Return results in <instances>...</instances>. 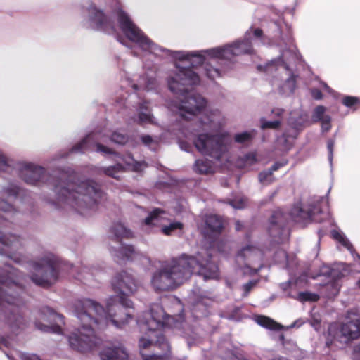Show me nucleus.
<instances>
[{
  "label": "nucleus",
  "mask_w": 360,
  "mask_h": 360,
  "mask_svg": "<svg viewBox=\"0 0 360 360\" xmlns=\"http://www.w3.org/2000/svg\"><path fill=\"white\" fill-rule=\"evenodd\" d=\"M360 338V316L348 317L342 323H333L329 325L326 334L328 347H344L352 341Z\"/></svg>",
  "instance_id": "9b49d317"
},
{
  "label": "nucleus",
  "mask_w": 360,
  "mask_h": 360,
  "mask_svg": "<svg viewBox=\"0 0 360 360\" xmlns=\"http://www.w3.org/2000/svg\"><path fill=\"white\" fill-rule=\"evenodd\" d=\"M322 86H323V89H326L328 93L332 92L331 89L326 83H323Z\"/></svg>",
  "instance_id": "0e129e2a"
},
{
  "label": "nucleus",
  "mask_w": 360,
  "mask_h": 360,
  "mask_svg": "<svg viewBox=\"0 0 360 360\" xmlns=\"http://www.w3.org/2000/svg\"><path fill=\"white\" fill-rule=\"evenodd\" d=\"M20 175L26 183L31 185L49 181L53 186L56 195V200L51 202L52 204L60 207L70 206L85 217L96 211L97 204L103 198L100 185L93 180L70 182L62 178H50L44 167L34 163H24L20 168Z\"/></svg>",
  "instance_id": "f03ea898"
},
{
  "label": "nucleus",
  "mask_w": 360,
  "mask_h": 360,
  "mask_svg": "<svg viewBox=\"0 0 360 360\" xmlns=\"http://www.w3.org/2000/svg\"><path fill=\"white\" fill-rule=\"evenodd\" d=\"M110 139L117 144H124L128 141V137L118 131H114L110 136Z\"/></svg>",
  "instance_id": "a19ab883"
},
{
  "label": "nucleus",
  "mask_w": 360,
  "mask_h": 360,
  "mask_svg": "<svg viewBox=\"0 0 360 360\" xmlns=\"http://www.w3.org/2000/svg\"><path fill=\"white\" fill-rule=\"evenodd\" d=\"M122 161L125 165L124 166L119 162L114 166L103 167L102 168L103 173L108 176L118 179L120 178V174L125 169L139 172L142 170L144 167V163L135 161L130 155L122 158Z\"/></svg>",
  "instance_id": "412c9836"
},
{
  "label": "nucleus",
  "mask_w": 360,
  "mask_h": 360,
  "mask_svg": "<svg viewBox=\"0 0 360 360\" xmlns=\"http://www.w3.org/2000/svg\"><path fill=\"white\" fill-rule=\"evenodd\" d=\"M141 354L143 360H168V356L167 354H165L164 355L153 354L148 356L144 354L143 352L141 351Z\"/></svg>",
  "instance_id": "49530a36"
},
{
  "label": "nucleus",
  "mask_w": 360,
  "mask_h": 360,
  "mask_svg": "<svg viewBox=\"0 0 360 360\" xmlns=\"http://www.w3.org/2000/svg\"><path fill=\"white\" fill-rule=\"evenodd\" d=\"M134 122L141 125L147 124H155V117L150 112V110L146 105V103H140L138 108V115L132 118Z\"/></svg>",
  "instance_id": "393cba45"
},
{
  "label": "nucleus",
  "mask_w": 360,
  "mask_h": 360,
  "mask_svg": "<svg viewBox=\"0 0 360 360\" xmlns=\"http://www.w3.org/2000/svg\"><path fill=\"white\" fill-rule=\"evenodd\" d=\"M348 273L349 270L346 269V264L343 263L332 268L328 272L323 273L327 274L330 279V282L326 286V288L329 290V292L326 294L328 298L333 297L338 294L340 285L336 280L346 276Z\"/></svg>",
  "instance_id": "4be33fe9"
},
{
  "label": "nucleus",
  "mask_w": 360,
  "mask_h": 360,
  "mask_svg": "<svg viewBox=\"0 0 360 360\" xmlns=\"http://www.w3.org/2000/svg\"><path fill=\"white\" fill-rule=\"evenodd\" d=\"M238 267L244 274H257L262 267V252L252 245H247L242 248L236 257Z\"/></svg>",
  "instance_id": "2eb2a0df"
},
{
  "label": "nucleus",
  "mask_w": 360,
  "mask_h": 360,
  "mask_svg": "<svg viewBox=\"0 0 360 360\" xmlns=\"http://www.w3.org/2000/svg\"><path fill=\"white\" fill-rule=\"evenodd\" d=\"M252 36L256 38L262 37V30L250 28L246 31L243 39L237 40L231 44L212 48L208 51L210 55L220 57V60L224 63L229 62L235 56L253 53Z\"/></svg>",
  "instance_id": "ddd939ff"
},
{
  "label": "nucleus",
  "mask_w": 360,
  "mask_h": 360,
  "mask_svg": "<svg viewBox=\"0 0 360 360\" xmlns=\"http://www.w3.org/2000/svg\"><path fill=\"white\" fill-rule=\"evenodd\" d=\"M255 131H246L241 133H238L234 135V141L236 143L241 144L249 143L252 139L255 136Z\"/></svg>",
  "instance_id": "c9c22d12"
},
{
  "label": "nucleus",
  "mask_w": 360,
  "mask_h": 360,
  "mask_svg": "<svg viewBox=\"0 0 360 360\" xmlns=\"http://www.w3.org/2000/svg\"><path fill=\"white\" fill-rule=\"evenodd\" d=\"M299 117L297 118L294 112H290V117L289 119V122L290 124L294 125L295 127L301 126L303 124L307 119V116L305 113L299 112Z\"/></svg>",
  "instance_id": "4c0bfd02"
},
{
  "label": "nucleus",
  "mask_w": 360,
  "mask_h": 360,
  "mask_svg": "<svg viewBox=\"0 0 360 360\" xmlns=\"http://www.w3.org/2000/svg\"><path fill=\"white\" fill-rule=\"evenodd\" d=\"M255 321L259 326L270 330H278L283 328V326L280 323L267 316H258L256 317Z\"/></svg>",
  "instance_id": "7c9ffc66"
},
{
  "label": "nucleus",
  "mask_w": 360,
  "mask_h": 360,
  "mask_svg": "<svg viewBox=\"0 0 360 360\" xmlns=\"http://www.w3.org/2000/svg\"><path fill=\"white\" fill-rule=\"evenodd\" d=\"M84 9L86 12V15L84 17L83 24L86 28L103 31L108 34H111L117 38V40L122 43L121 38L119 37V31H121L124 36L131 41L122 29V22L124 21V18H127L129 20L138 27L131 20L129 16L126 13L120 3H117L114 13L117 18L118 25L115 26L114 22L109 19L103 11L98 8L94 4L90 3Z\"/></svg>",
  "instance_id": "1a4fd4ad"
},
{
  "label": "nucleus",
  "mask_w": 360,
  "mask_h": 360,
  "mask_svg": "<svg viewBox=\"0 0 360 360\" xmlns=\"http://www.w3.org/2000/svg\"><path fill=\"white\" fill-rule=\"evenodd\" d=\"M16 212L12 205L0 201V228L7 226V221ZM23 240L18 236L0 231V254H6L15 263L22 264L27 257L23 253Z\"/></svg>",
  "instance_id": "9d476101"
},
{
  "label": "nucleus",
  "mask_w": 360,
  "mask_h": 360,
  "mask_svg": "<svg viewBox=\"0 0 360 360\" xmlns=\"http://www.w3.org/2000/svg\"><path fill=\"white\" fill-rule=\"evenodd\" d=\"M286 165V162L274 163L271 167L266 171H264L259 174V180L264 185H268L274 181L273 172L278 170L280 167Z\"/></svg>",
  "instance_id": "bb28decb"
},
{
  "label": "nucleus",
  "mask_w": 360,
  "mask_h": 360,
  "mask_svg": "<svg viewBox=\"0 0 360 360\" xmlns=\"http://www.w3.org/2000/svg\"><path fill=\"white\" fill-rule=\"evenodd\" d=\"M8 342L4 339V338H0V349H2L3 347H9Z\"/></svg>",
  "instance_id": "052dcab7"
},
{
  "label": "nucleus",
  "mask_w": 360,
  "mask_h": 360,
  "mask_svg": "<svg viewBox=\"0 0 360 360\" xmlns=\"http://www.w3.org/2000/svg\"><path fill=\"white\" fill-rule=\"evenodd\" d=\"M198 131H217L226 124V119L218 109L210 110L199 120Z\"/></svg>",
  "instance_id": "a211bd4d"
},
{
  "label": "nucleus",
  "mask_w": 360,
  "mask_h": 360,
  "mask_svg": "<svg viewBox=\"0 0 360 360\" xmlns=\"http://www.w3.org/2000/svg\"><path fill=\"white\" fill-rule=\"evenodd\" d=\"M274 259L276 262L286 263V266H288V256L286 252L283 250H278L276 253Z\"/></svg>",
  "instance_id": "a18cd8bd"
},
{
  "label": "nucleus",
  "mask_w": 360,
  "mask_h": 360,
  "mask_svg": "<svg viewBox=\"0 0 360 360\" xmlns=\"http://www.w3.org/2000/svg\"><path fill=\"white\" fill-rule=\"evenodd\" d=\"M167 82L172 92L182 96L179 101L172 100L168 103L167 105L171 111L188 120L191 116L201 113L206 108L207 101L200 94H184L188 91L189 86L200 83L198 75L192 69L176 65L175 70L169 77Z\"/></svg>",
  "instance_id": "39448f33"
},
{
  "label": "nucleus",
  "mask_w": 360,
  "mask_h": 360,
  "mask_svg": "<svg viewBox=\"0 0 360 360\" xmlns=\"http://www.w3.org/2000/svg\"><path fill=\"white\" fill-rule=\"evenodd\" d=\"M179 147L181 150H185L186 152H188L190 149L191 148V145L184 141H179Z\"/></svg>",
  "instance_id": "4d7b16f0"
},
{
  "label": "nucleus",
  "mask_w": 360,
  "mask_h": 360,
  "mask_svg": "<svg viewBox=\"0 0 360 360\" xmlns=\"http://www.w3.org/2000/svg\"><path fill=\"white\" fill-rule=\"evenodd\" d=\"M242 226H243V224L239 221H237L236 223V229L237 231H240V230H241Z\"/></svg>",
  "instance_id": "e2e57ef3"
},
{
  "label": "nucleus",
  "mask_w": 360,
  "mask_h": 360,
  "mask_svg": "<svg viewBox=\"0 0 360 360\" xmlns=\"http://www.w3.org/2000/svg\"><path fill=\"white\" fill-rule=\"evenodd\" d=\"M155 86V80L152 77L148 75L142 76L139 78L137 84H133L132 87L134 90L143 89L147 91L153 90Z\"/></svg>",
  "instance_id": "cd10ccee"
},
{
  "label": "nucleus",
  "mask_w": 360,
  "mask_h": 360,
  "mask_svg": "<svg viewBox=\"0 0 360 360\" xmlns=\"http://www.w3.org/2000/svg\"><path fill=\"white\" fill-rule=\"evenodd\" d=\"M206 235H211L214 237L217 235L221 230L223 224L221 219L215 214H210L205 219Z\"/></svg>",
  "instance_id": "a878e982"
},
{
  "label": "nucleus",
  "mask_w": 360,
  "mask_h": 360,
  "mask_svg": "<svg viewBox=\"0 0 360 360\" xmlns=\"http://www.w3.org/2000/svg\"><path fill=\"white\" fill-rule=\"evenodd\" d=\"M257 281H250V282L245 283L243 285V289L245 291V295H247L249 292L252 289V288L257 284Z\"/></svg>",
  "instance_id": "864d4df0"
},
{
  "label": "nucleus",
  "mask_w": 360,
  "mask_h": 360,
  "mask_svg": "<svg viewBox=\"0 0 360 360\" xmlns=\"http://www.w3.org/2000/svg\"><path fill=\"white\" fill-rule=\"evenodd\" d=\"M356 285L359 288H360V279L357 281Z\"/></svg>",
  "instance_id": "774afa93"
},
{
  "label": "nucleus",
  "mask_w": 360,
  "mask_h": 360,
  "mask_svg": "<svg viewBox=\"0 0 360 360\" xmlns=\"http://www.w3.org/2000/svg\"><path fill=\"white\" fill-rule=\"evenodd\" d=\"M279 144H283L284 146V149L288 150L291 146L292 143L287 140L285 137V134H284L282 137L278 139V140Z\"/></svg>",
  "instance_id": "5fc2aeb1"
},
{
  "label": "nucleus",
  "mask_w": 360,
  "mask_h": 360,
  "mask_svg": "<svg viewBox=\"0 0 360 360\" xmlns=\"http://www.w3.org/2000/svg\"><path fill=\"white\" fill-rule=\"evenodd\" d=\"M283 110L281 108H275L272 110V113L275 114L276 116H280L283 114Z\"/></svg>",
  "instance_id": "680f3d73"
},
{
  "label": "nucleus",
  "mask_w": 360,
  "mask_h": 360,
  "mask_svg": "<svg viewBox=\"0 0 360 360\" xmlns=\"http://www.w3.org/2000/svg\"><path fill=\"white\" fill-rule=\"evenodd\" d=\"M34 324L43 332L60 334L64 325L63 316L49 307H43L37 311Z\"/></svg>",
  "instance_id": "dca6fc26"
},
{
  "label": "nucleus",
  "mask_w": 360,
  "mask_h": 360,
  "mask_svg": "<svg viewBox=\"0 0 360 360\" xmlns=\"http://www.w3.org/2000/svg\"><path fill=\"white\" fill-rule=\"evenodd\" d=\"M352 356L354 360H360V344L354 347Z\"/></svg>",
  "instance_id": "6e6d98bb"
},
{
  "label": "nucleus",
  "mask_w": 360,
  "mask_h": 360,
  "mask_svg": "<svg viewBox=\"0 0 360 360\" xmlns=\"http://www.w3.org/2000/svg\"><path fill=\"white\" fill-rule=\"evenodd\" d=\"M355 255H356V257H357V259H358V261H359V264H360V255H358L357 253H355Z\"/></svg>",
  "instance_id": "338daca9"
},
{
  "label": "nucleus",
  "mask_w": 360,
  "mask_h": 360,
  "mask_svg": "<svg viewBox=\"0 0 360 360\" xmlns=\"http://www.w3.org/2000/svg\"><path fill=\"white\" fill-rule=\"evenodd\" d=\"M229 204L235 209H242L246 204V198L243 197H236L231 200Z\"/></svg>",
  "instance_id": "79ce46f5"
},
{
  "label": "nucleus",
  "mask_w": 360,
  "mask_h": 360,
  "mask_svg": "<svg viewBox=\"0 0 360 360\" xmlns=\"http://www.w3.org/2000/svg\"><path fill=\"white\" fill-rule=\"evenodd\" d=\"M115 243H117V247L109 245V250L114 257L122 260H134L136 259L139 255V252H136L133 246L124 245L119 240H116Z\"/></svg>",
  "instance_id": "b1692460"
},
{
  "label": "nucleus",
  "mask_w": 360,
  "mask_h": 360,
  "mask_svg": "<svg viewBox=\"0 0 360 360\" xmlns=\"http://www.w3.org/2000/svg\"><path fill=\"white\" fill-rule=\"evenodd\" d=\"M318 212H319V210L315 207L312 208L309 205L297 202L292 207L290 217L292 221L300 224H306L309 221L320 222L321 220L316 215Z\"/></svg>",
  "instance_id": "6ab92c4d"
},
{
  "label": "nucleus",
  "mask_w": 360,
  "mask_h": 360,
  "mask_svg": "<svg viewBox=\"0 0 360 360\" xmlns=\"http://www.w3.org/2000/svg\"><path fill=\"white\" fill-rule=\"evenodd\" d=\"M165 212L160 209L155 208L150 212L149 215L145 219V224L146 225L162 226V232L165 235H170L176 230H181L183 228V224L181 222L174 221L170 223L169 225H163L162 221L166 219Z\"/></svg>",
  "instance_id": "aec40b11"
},
{
  "label": "nucleus",
  "mask_w": 360,
  "mask_h": 360,
  "mask_svg": "<svg viewBox=\"0 0 360 360\" xmlns=\"http://www.w3.org/2000/svg\"><path fill=\"white\" fill-rule=\"evenodd\" d=\"M196 149L202 155L217 160L228 158L231 139L227 132L216 134H200L193 141Z\"/></svg>",
  "instance_id": "f8f14e48"
},
{
  "label": "nucleus",
  "mask_w": 360,
  "mask_h": 360,
  "mask_svg": "<svg viewBox=\"0 0 360 360\" xmlns=\"http://www.w3.org/2000/svg\"><path fill=\"white\" fill-rule=\"evenodd\" d=\"M331 117L330 116H326L324 120L321 121V129L323 131H328L331 128L330 124Z\"/></svg>",
  "instance_id": "09e8293b"
},
{
  "label": "nucleus",
  "mask_w": 360,
  "mask_h": 360,
  "mask_svg": "<svg viewBox=\"0 0 360 360\" xmlns=\"http://www.w3.org/2000/svg\"><path fill=\"white\" fill-rule=\"evenodd\" d=\"M9 360H15L13 354L6 353Z\"/></svg>",
  "instance_id": "69168bd1"
},
{
  "label": "nucleus",
  "mask_w": 360,
  "mask_h": 360,
  "mask_svg": "<svg viewBox=\"0 0 360 360\" xmlns=\"http://www.w3.org/2000/svg\"><path fill=\"white\" fill-rule=\"evenodd\" d=\"M30 265V279L34 283L43 287H49L58 279V272L54 255L45 253L37 261H32Z\"/></svg>",
  "instance_id": "4468645a"
},
{
  "label": "nucleus",
  "mask_w": 360,
  "mask_h": 360,
  "mask_svg": "<svg viewBox=\"0 0 360 360\" xmlns=\"http://www.w3.org/2000/svg\"><path fill=\"white\" fill-rule=\"evenodd\" d=\"M326 108L322 105L317 106L313 112L312 118L314 122H321L324 120L326 116H329L328 115H326L325 112Z\"/></svg>",
  "instance_id": "ea45409f"
},
{
  "label": "nucleus",
  "mask_w": 360,
  "mask_h": 360,
  "mask_svg": "<svg viewBox=\"0 0 360 360\" xmlns=\"http://www.w3.org/2000/svg\"><path fill=\"white\" fill-rule=\"evenodd\" d=\"M304 323H305L304 320H303L302 319H299L296 320L295 321H294L290 326H288L287 328L289 329V328H292L295 327L299 328L301 326H302Z\"/></svg>",
  "instance_id": "13d9d810"
},
{
  "label": "nucleus",
  "mask_w": 360,
  "mask_h": 360,
  "mask_svg": "<svg viewBox=\"0 0 360 360\" xmlns=\"http://www.w3.org/2000/svg\"><path fill=\"white\" fill-rule=\"evenodd\" d=\"M283 214L281 211L278 210L274 213L271 219V226L269 229L271 235H274L275 231L283 226Z\"/></svg>",
  "instance_id": "f704fd0d"
},
{
  "label": "nucleus",
  "mask_w": 360,
  "mask_h": 360,
  "mask_svg": "<svg viewBox=\"0 0 360 360\" xmlns=\"http://www.w3.org/2000/svg\"><path fill=\"white\" fill-rule=\"evenodd\" d=\"M11 166L10 158L0 150V174L6 172Z\"/></svg>",
  "instance_id": "58836bf2"
},
{
  "label": "nucleus",
  "mask_w": 360,
  "mask_h": 360,
  "mask_svg": "<svg viewBox=\"0 0 360 360\" xmlns=\"http://www.w3.org/2000/svg\"><path fill=\"white\" fill-rule=\"evenodd\" d=\"M194 170L201 174H209L214 172V167L210 160L206 158H202L195 161Z\"/></svg>",
  "instance_id": "c85d7f7f"
},
{
  "label": "nucleus",
  "mask_w": 360,
  "mask_h": 360,
  "mask_svg": "<svg viewBox=\"0 0 360 360\" xmlns=\"http://www.w3.org/2000/svg\"><path fill=\"white\" fill-rule=\"evenodd\" d=\"M107 137L100 132H92L88 134L81 142L72 148V153H84L87 150H95L103 154H110L111 149L103 146L101 142L105 141Z\"/></svg>",
  "instance_id": "f3484780"
},
{
  "label": "nucleus",
  "mask_w": 360,
  "mask_h": 360,
  "mask_svg": "<svg viewBox=\"0 0 360 360\" xmlns=\"http://www.w3.org/2000/svg\"><path fill=\"white\" fill-rule=\"evenodd\" d=\"M331 236L335 240L345 247L354 255L355 251L353 248V246L342 232L338 230H333L331 231Z\"/></svg>",
  "instance_id": "473e14b6"
},
{
  "label": "nucleus",
  "mask_w": 360,
  "mask_h": 360,
  "mask_svg": "<svg viewBox=\"0 0 360 360\" xmlns=\"http://www.w3.org/2000/svg\"><path fill=\"white\" fill-rule=\"evenodd\" d=\"M22 191L16 184H9L3 190V195L6 196L8 200L18 199L21 196Z\"/></svg>",
  "instance_id": "72a5a7b5"
},
{
  "label": "nucleus",
  "mask_w": 360,
  "mask_h": 360,
  "mask_svg": "<svg viewBox=\"0 0 360 360\" xmlns=\"http://www.w3.org/2000/svg\"><path fill=\"white\" fill-rule=\"evenodd\" d=\"M112 285L114 290L120 294V304H115L113 297L108 300L106 310L91 299L79 300L73 304L72 311L79 320V326L68 338L72 349L81 353L92 351L102 342L95 333L96 328H101L111 323L117 328H122L132 319V315L126 309L131 308L133 303L125 295L137 290L136 281L130 273L122 271L113 278Z\"/></svg>",
  "instance_id": "f257e3e1"
},
{
  "label": "nucleus",
  "mask_w": 360,
  "mask_h": 360,
  "mask_svg": "<svg viewBox=\"0 0 360 360\" xmlns=\"http://www.w3.org/2000/svg\"><path fill=\"white\" fill-rule=\"evenodd\" d=\"M141 140L143 144L148 147L152 150H155L160 142V138L155 136V138L150 135H143L141 136Z\"/></svg>",
  "instance_id": "e433bc0d"
},
{
  "label": "nucleus",
  "mask_w": 360,
  "mask_h": 360,
  "mask_svg": "<svg viewBox=\"0 0 360 360\" xmlns=\"http://www.w3.org/2000/svg\"><path fill=\"white\" fill-rule=\"evenodd\" d=\"M335 145V141L333 139H329L327 142V148L328 150V160L330 162H332L333 160V147Z\"/></svg>",
  "instance_id": "603ef678"
},
{
  "label": "nucleus",
  "mask_w": 360,
  "mask_h": 360,
  "mask_svg": "<svg viewBox=\"0 0 360 360\" xmlns=\"http://www.w3.org/2000/svg\"><path fill=\"white\" fill-rule=\"evenodd\" d=\"M18 271L12 269L6 278H0V305L8 311L6 323L13 333L18 334L26 326V321L21 313L24 302L18 290H22L18 278Z\"/></svg>",
  "instance_id": "0eeeda50"
},
{
  "label": "nucleus",
  "mask_w": 360,
  "mask_h": 360,
  "mask_svg": "<svg viewBox=\"0 0 360 360\" xmlns=\"http://www.w3.org/2000/svg\"><path fill=\"white\" fill-rule=\"evenodd\" d=\"M141 330L145 332V336L139 340L141 349H146L152 344L159 345L165 352L169 350V345L160 329L165 327H172L177 330H184V333L189 335L191 330L188 326L182 321L174 320V318L165 314L162 307L158 304L151 306L149 312H146L137 320Z\"/></svg>",
  "instance_id": "423d86ee"
},
{
  "label": "nucleus",
  "mask_w": 360,
  "mask_h": 360,
  "mask_svg": "<svg viewBox=\"0 0 360 360\" xmlns=\"http://www.w3.org/2000/svg\"><path fill=\"white\" fill-rule=\"evenodd\" d=\"M16 355L19 357L20 360H40L39 358L34 354L17 352Z\"/></svg>",
  "instance_id": "de8ad7c7"
},
{
  "label": "nucleus",
  "mask_w": 360,
  "mask_h": 360,
  "mask_svg": "<svg viewBox=\"0 0 360 360\" xmlns=\"http://www.w3.org/2000/svg\"><path fill=\"white\" fill-rule=\"evenodd\" d=\"M211 259V250L204 248L195 256L181 254L172 257L153 274L151 285L155 291L170 290L183 284L193 274H198L204 280L217 279L219 268Z\"/></svg>",
  "instance_id": "7ed1b4c3"
},
{
  "label": "nucleus",
  "mask_w": 360,
  "mask_h": 360,
  "mask_svg": "<svg viewBox=\"0 0 360 360\" xmlns=\"http://www.w3.org/2000/svg\"><path fill=\"white\" fill-rule=\"evenodd\" d=\"M101 360H129V354L122 343L105 347L100 352Z\"/></svg>",
  "instance_id": "5701e85b"
},
{
  "label": "nucleus",
  "mask_w": 360,
  "mask_h": 360,
  "mask_svg": "<svg viewBox=\"0 0 360 360\" xmlns=\"http://www.w3.org/2000/svg\"><path fill=\"white\" fill-rule=\"evenodd\" d=\"M311 95L314 98L319 100L322 98V94L319 89H313L311 91Z\"/></svg>",
  "instance_id": "bf43d9fd"
},
{
  "label": "nucleus",
  "mask_w": 360,
  "mask_h": 360,
  "mask_svg": "<svg viewBox=\"0 0 360 360\" xmlns=\"http://www.w3.org/2000/svg\"><path fill=\"white\" fill-rule=\"evenodd\" d=\"M112 233L117 238H129L133 237V233L124 224L117 223L111 228Z\"/></svg>",
  "instance_id": "c756f323"
},
{
  "label": "nucleus",
  "mask_w": 360,
  "mask_h": 360,
  "mask_svg": "<svg viewBox=\"0 0 360 360\" xmlns=\"http://www.w3.org/2000/svg\"><path fill=\"white\" fill-rule=\"evenodd\" d=\"M124 20V21H122V27L124 33L131 41L137 44L142 51L158 56H171L179 60H186L193 67L203 65L205 74L210 79H215L222 75L221 70L214 68L210 63L205 62L207 60H220V57L212 56L208 53V51L212 49L192 51H172L154 43L139 27L133 25L129 19L125 18Z\"/></svg>",
  "instance_id": "20e7f679"
},
{
  "label": "nucleus",
  "mask_w": 360,
  "mask_h": 360,
  "mask_svg": "<svg viewBox=\"0 0 360 360\" xmlns=\"http://www.w3.org/2000/svg\"><path fill=\"white\" fill-rule=\"evenodd\" d=\"M281 124L279 120L267 121L264 118L261 119V127L262 129H277Z\"/></svg>",
  "instance_id": "c03bdc74"
},
{
  "label": "nucleus",
  "mask_w": 360,
  "mask_h": 360,
  "mask_svg": "<svg viewBox=\"0 0 360 360\" xmlns=\"http://www.w3.org/2000/svg\"><path fill=\"white\" fill-rule=\"evenodd\" d=\"M257 162V158L255 153H249L243 157L239 158L236 165L239 168H248Z\"/></svg>",
  "instance_id": "2f4dec72"
},
{
  "label": "nucleus",
  "mask_w": 360,
  "mask_h": 360,
  "mask_svg": "<svg viewBox=\"0 0 360 360\" xmlns=\"http://www.w3.org/2000/svg\"><path fill=\"white\" fill-rule=\"evenodd\" d=\"M358 101V98L354 96H346L344 98L342 103L347 107H351L356 104Z\"/></svg>",
  "instance_id": "8fccbe9b"
},
{
  "label": "nucleus",
  "mask_w": 360,
  "mask_h": 360,
  "mask_svg": "<svg viewBox=\"0 0 360 360\" xmlns=\"http://www.w3.org/2000/svg\"><path fill=\"white\" fill-rule=\"evenodd\" d=\"M300 60L296 48L290 45L283 49L281 56L276 60H272L265 65H259L257 69L274 77L273 85L276 86L280 92L285 95L292 94L296 88L297 74L293 69V65Z\"/></svg>",
  "instance_id": "6e6552de"
},
{
  "label": "nucleus",
  "mask_w": 360,
  "mask_h": 360,
  "mask_svg": "<svg viewBox=\"0 0 360 360\" xmlns=\"http://www.w3.org/2000/svg\"><path fill=\"white\" fill-rule=\"evenodd\" d=\"M310 324L316 330H319L321 327V319L319 316L313 315L310 320Z\"/></svg>",
  "instance_id": "3c124183"
},
{
  "label": "nucleus",
  "mask_w": 360,
  "mask_h": 360,
  "mask_svg": "<svg viewBox=\"0 0 360 360\" xmlns=\"http://www.w3.org/2000/svg\"><path fill=\"white\" fill-rule=\"evenodd\" d=\"M319 299V296L316 294L310 293L308 292H300L298 295V300L303 301H316Z\"/></svg>",
  "instance_id": "37998d69"
}]
</instances>
